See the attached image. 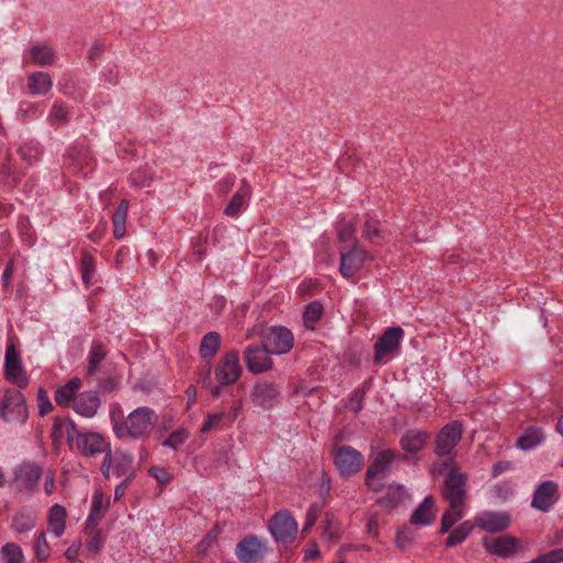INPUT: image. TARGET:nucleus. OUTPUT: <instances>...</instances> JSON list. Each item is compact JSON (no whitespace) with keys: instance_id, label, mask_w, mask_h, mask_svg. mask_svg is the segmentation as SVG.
I'll return each instance as SVG.
<instances>
[{"instance_id":"1","label":"nucleus","mask_w":563,"mask_h":563,"mask_svg":"<svg viewBox=\"0 0 563 563\" xmlns=\"http://www.w3.org/2000/svg\"><path fill=\"white\" fill-rule=\"evenodd\" d=\"M113 421V432L119 439L140 440L147 438L158 422V415L150 407H139L131 411L124 420Z\"/></svg>"},{"instance_id":"2","label":"nucleus","mask_w":563,"mask_h":563,"mask_svg":"<svg viewBox=\"0 0 563 563\" xmlns=\"http://www.w3.org/2000/svg\"><path fill=\"white\" fill-rule=\"evenodd\" d=\"M444 471H448V476L442 488L443 497L449 504L466 505V474L457 472V465L453 457L442 464L434 463L431 467L433 475L442 474Z\"/></svg>"},{"instance_id":"3","label":"nucleus","mask_w":563,"mask_h":563,"mask_svg":"<svg viewBox=\"0 0 563 563\" xmlns=\"http://www.w3.org/2000/svg\"><path fill=\"white\" fill-rule=\"evenodd\" d=\"M67 440L75 445L77 451L85 456H95L100 453H107L110 443L103 437L95 432H78L73 421L66 426Z\"/></svg>"},{"instance_id":"4","label":"nucleus","mask_w":563,"mask_h":563,"mask_svg":"<svg viewBox=\"0 0 563 563\" xmlns=\"http://www.w3.org/2000/svg\"><path fill=\"white\" fill-rule=\"evenodd\" d=\"M100 471L107 479L111 477L134 478L133 455L120 449L111 451L110 448L104 455Z\"/></svg>"},{"instance_id":"5","label":"nucleus","mask_w":563,"mask_h":563,"mask_svg":"<svg viewBox=\"0 0 563 563\" xmlns=\"http://www.w3.org/2000/svg\"><path fill=\"white\" fill-rule=\"evenodd\" d=\"M261 342L272 354H287L292 347L295 338L291 331L283 325H274L258 331Z\"/></svg>"},{"instance_id":"6","label":"nucleus","mask_w":563,"mask_h":563,"mask_svg":"<svg viewBox=\"0 0 563 563\" xmlns=\"http://www.w3.org/2000/svg\"><path fill=\"white\" fill-rule=\"evenodd\" d=\"M463 435V427L460 421H451L440 429L434 441V453L438 456H446V460L454 457L455 446Z\"/></svg>"},{"instance_id":"7","label":"nucleus","mask_w":563,"mask_h":563,"mask_svg":"<svg viewBox=\"0 0 563 563\" xmlns=\"http://www.w3.org/2000/svg\"><path fill=\"white\" fill-rule=\"evenodd\" d=\"M397 456L398 453L393 450H383L377 453L365 474V482L371 490L379 492L383 488L388 466Z\"/></svg>"},{"instance_id":"8","label":"nucleus","mask_w":563,"mask_h":563,"mask_svg":"<svg viewBox=\"0 0 563 563\" xmlns=\"http://www.w3.org/2000/svg\"><path fill=\"white\" fill-rule=\"evenodd\" d=\"M0 415L8 422L23 424L27 419L24 396L16 390H5L0 405Z\"/></svg>"},{"instance_id":"9","label":"nucleus","mask_w":563,"mask_h":563,"mask_svg":"<svg viewBox=\"0 0 563 563\" xmlns=\"http://www.w3.org/2000/svg\"><path fill=\"white\" fill-rule=\"evenodd\" d=\"M333 462L341 476H351L362 468L364 457L356 449L342 445L333 450Z\"/></svg>"},{"instance_id":"10","label":"nucleus","mask_w":563,"mask_h":563,"mask_svg":"<svg viewBox=\"0 0 563 563\" xmlns=\"http://www.w3.org/2000/svg\"><path fill=\"white\" fill-rule=\"evenodd\" d=\"M271 354V351L262 342L247 345L243 352V361L247 371L252 374L269 371L273 367Z\"/></svg>"},{"instance_id":"11","label":"nucleus","mask_w":563,"mask_h":563,"mask_svg":"<svg viewBox=\"0 0 563 563\" xmlns=\"http://www.w3.org/2000/svg\"><path fill=\"white\" fill-rule=\"evenodd\" d=\"M4 378L19 388H25L30 383V378L22 366L19 352L13 344L8 345L5 350Z\"/></svg>"},{"instance_id":"12","label":"nucleus","mask_w":563,"mask_h":563,"mask_svg":"<svg viewBox=\"0 0 563 563\" xmlns=\"http://www.w3.org/2000/svg\"><path fill=\"white\" fill-rule=\"evenodd\" d=\"M268 550L265 540L249 536L236 544L235 555L243 563H256L267 555Z\"/></svg>"},{"instance_id":"13","label":"nucleus","mask_w":563,"mask_h":563,"mask_svg":"<svg viewBox=\"0 0 563 563\" xmlns=\"http://www.w3.org/2000/svg\"><path fill=\"white\" fill-rule=\"evenodd\" d=\"M241 373L242 367L238 351L225 353L214 371L217 380L223 386L234 384L240 378Z\"/></svg>"},{"instance_id":"14","label":"nucleus","mask_w":563,"mask_h":563,"mask_svg":"<svg viewBox=\"0 0 563 563\" xmlns=\"http://www.w3.org/2000/svg\"><path fill=\"white\" fill-rule=\"evenodd\" d=\"M250 397L255 406L261 407L262 409H271L279 402L280 389L273 382L258 379L255 383Z\"/></svg>"},{"instance_id":"15","label":"nucleus","mask_w":563,"mask_h":563,"mask_svg":"<svg viewBox=\"0 0 563 563\" xmlns=\"http://www.w3.org/2000/svg\"><path fill=\"white\" fill-rule=\"evenodd\" d=\"M269 530L277 542H289L295 539L298 526L289 512L280 511L271 519Z\"/></svg>"},{"instance_id":"16","label":"nucleus","mask_w":563,"mask_h":563,"mask_svg":"<svg viewBox=\"0 0 563 563\" xmlns=\"http://www.w3.org/2000/svg\"><path fill=\"white\" fill-rule=\"evenodd\" d=\"M371 260L369 254L358 244H354L349 251H341V275L350 279L352 278L364 265L365 261Z\"/></svg>"},{"instance_id":"17","label":"nucleus","mask_w":563,"mask_h":563,"mask_svg":"<svg viewBox=\"0 0 563 563\" xmlns=\"http://www.w3.org/2000/svg\"><path fill=\"white\" fill-rule=\"evenodd\" d=\"M404 338V330L400 327L387 329L375 343V363H379L390 352L398 349Z\"/></svg>"},{"instance_id":"18","label":"nucleus","mask_w":563,"mask_h":563,"mask_svg":"<svg viewBox=\"0 0 563 563\" xmlns=\"http://www.w3.org/2000/svg\"><path fill=\"white\" fill-rule=\"evenodd\" d=\"M558 500V484L553 481L541 483L536 489L531 506L543 512H548Z\"/></svg>"},{"instance_id":"19","label":"nucleus","mask_w":563,"mask_h":563,"mask_svg":"<svg viewBox=\"0 0 563 563\" xmlns=\"http://www.w3.org/2000/svg\"><path fill=\"white\" fill-rule=\"evenodd\" d=\"M510 518L505 512L485 511L474 518V526L487 532H499L508 528Z\"/></svg>"},{"instance_id":"20","label":"nucleus","mask_w":563,"mask_h":563,"mask_svg":"<svg viewBox=\"0 0 563 563\" xmlns=\"http://www.w3.org/2000/svg\"><path fill=\"white\" fill-rule=\"evenodd\" d=\"M483 543L489 553L500 558L511 556L519 545V541L511 536L484 538Z\"/></svg>"},{"instance_id":"21","label":"nucleus","mask_w":563,"mask_h":563,"mask_svg":"<svg viewBox=\"0 0 563 563\" xmlns=\"http://www.w3.org/2000/svg\"><path fill=\"white\" fill-rule=\"evenodd\" d=\"M41 476V468L32 463H23L15 468L14 485L19 490L33 489Z\"/></svg>"},{"instance_id":"22","label":"nucleus","mask_w":563,"mask_h":563,"mask_svg":"<svg viewBox=\"0 0 563 563\" xmlns=\"http://www.w3.org/2000/svg\"><path fill=\"white\" fill-rule=\"evenodd\" d=\"M430 433L420 429H409L400 438V448L408 454H416L421 451L428 441Z\"/></svg>"},{"instance_id":"23","label":"nucleus","mask_w":563,"mask_h":563,"mask_svg":"<svg viewBox=\"0 0 563 563\" xmlns=\"http://www.w3.org/2000/svg\"><path fill=\"white\" fill-rule=\"evenodd\" d=\"M437 516L434 499L426 497L411 515L410 523L413 526H429Z\"/></svg>"},{"instance_id":"24","label":"nucleus","mask_w":563,"mask_h":563,"mask_svg":"<svg viewBox=\"0 0 563 563\" xmlns=\"http://www.w3.org/2000/svg\"><path fill=\"white\" fill-rule=\"evenodd\" d=\"M99 405V398L95 393L85 391L76 397L73 408L78 415L91 418L97 413Z\"/></svg>"},{"instance_id":"25","label":"nucleus","mask_w":563,"mask_h":563,"mask_svg":"<svg viewBox=\"0 0 563 563\" xmlns=\"http://www.w3.org/2000/svg\"><path fill=\"white\" fill-rule=\"evenodd\" d=\"M251 197V188L245 179L242 180L240 189L233 195L229 205L224 208V214L236 217L241 213Z\"/></svg>"},{"instance_id":"26","label":"nucleus","mask_w":563,"mask_h":563,"mask_svg":"<svg viewBox=\"0 0 563 563\" xmlns=\"http://www.w3.org/2000/svg\"><path fill=\"white\" fill-rule=\"evenodd\" d=\"M66 517L67 512L66 509L56 504L51 507L48 511V530L52 532L56 538H59L64 534L66 529Z\"/></svg>"},{"instance_id":"27","label":"nucleus","mask_w":563,"mask_h":563,"mask_svg":"<svg viewBox=\"0 0 563 563\" xmlns=\"http://www.w3.org/2000/svg\"><path fill=\"white\" fill-rule=\"evenodd\" d=\"M81 387V380L79 378H73L64 386L59 387L54 396L56 404L60 407H69L76 399V393Z\"/></svg>"},{"instance_id":"28","label":"nucleus","mask_w":563,"mask_h":563,"mask_svg":"<svg viewBox=\"0 0 563 563\" xmlns=\"http://www.w3.org/2000/svg\"><path fill=\"white\" fill-rule=\"evenodd\" d=\"M53 86L51 76L44 71H36L30 75L27 88L32 95H45Z\"/></svg>"},{"instance_id":"29","label":"nucleus","mask_w":563,"mask_h":563,"mask_svg":"<svg viewBox=\"0 0 563 563\" xmlns=\"http://www.w3.org/2000/svg\"><path fill=\"white\" fill-rule=\"evenodd\" d=\"M543 440L544 433L540 428L529 427L525 430L523 434L517 440V448L523 451H528L541 444Z\"/></svg>"},{"instance_id":"30","label":"nucleus","mask_w":563,"mask_h":563,"mask_svg":"<svg viewBox=\"0 0 563 563\" xmlns=\"http://www.w3.org/2000/svg\"><path fill=\"white\" fill-rule=\"evenodd\" d=\"M30 56L35 65L49 66L55 62V52L45 44L34 45L30 49Z\"/></svg>"},{"instance_id":"31","label":"nucleus","mask_w":563,"mask_h":563,"mask_svg":"<svg viewBox=\"0 0 563 563\" xmlns=\"http://www.w3.org/2000/svg\"><path fill=\"white\" fill-rule=\"evenodd\" d=\"M36 515L33 511L22 510L12 519V528L16 533L31 531L36 526Z\"/></svg>"},{"instance_id":"32","label":"nucleus","mask_w":563,"mask_h":563,"mask_svg":"<svg viewBox=\"0 0 563 563\" xmlns=\"http://www.w3.org/2000/svg\"><path fill=\"white\" fill-rule=\"evenodd\" d=\"M221 344V336L218 332L207 333L200 343L199 352L203 358H212L219 351Z\"/></svg>"},{"instance_id":"33","label":"nucleus","mask_w":563,"mask_h":563,"mask_svg":"<svg viewBox=\"0 0 563 563\" xmlns=\"http://www.w3.org/2000/svg\"><path fill=\"white\" fill-rule=\"evenodd\" d=\"M466 505L449 504L441 518V532H448L465 514Z\"/></svg>"},{"instance_id":"34","label":"nucleus","mask_w":563,"mask_h":563,"mask_svg":"<svg viewBox=\"0 0 563 563\" xmlns=\"http://www.w3.org/2000/svg\"><path fill=\"white\" fill-rule=\"evenodd\" d=\"M0 563H25L21 547L14 542L3 544L0 548Z\"/></svg>"},{"instance_id":"35","label":"nucleus","mask_w":563,"mask_h":563,"mask_svg":"<svg viewBox=\"0 0 563 563\" xmlns=\"http://www.w3.org/2000/svg\"><path fill=\"white\" fill-rule=\"evenodd\" d=\"M406 497L407 492L402 485H390L380 503L386 507L394 508L398 504H401Z\"/></svg>"},{"instance_id":"36","label":"nucleus","mask_w":563,"mask_h":563,"mask_svg":"<svg viewBox=\"0 0 563 563\" xmlns=\"http://www.w3.org/2000/svg\"><path fill=\"white\" fill-rule=\"evenodd\" d=\"M107 354L106 346L100 342H92L89 351L88 373L95 374Z\"/></svg>"},{"instance_id":"37","label":"nucleus","mask_w":563,"mask_h":563,"mask_svg":"<svg viewBox=\"0 0 563 563\" xmlns=\"http://www.w3.org/2000/svg\"><path fill=\"white\" fill-rule=\"evenodd\" d=\"M362 234L372 243H378L384 238L379 222L369 216H366Z\"/></svg>"},{"instance_id":"38","label":"nucleus","mask_w":563,"mask_h":563,"mask_svg":"<svg viewBox=\"0 0 563 563\" xmlns=\"http://www.w3.org/2000/svg\"><path fill=\"white\" fill-rule=\"evenodd\" d=\"M106 542V537L101 530L92 529L88 533V538L86 540V550L90 556H96L101 551L103 544Z\"/></svg>"},{"instance_id":"39","label":"nucleus","mask_w":563,"mask_h":563,"mask_svg":"<svg viewBox=\"0 0 563 563\" xmlns=\"http://www.w3.org/2000/svg\"><path fill=\"white\" fill-rule=\"evenodd\" d=\"M474 525L471 521H464L457 528L451 531L445 540L446 547H454L463 542L472 532Z\"/></svg>"},{"instance_id":"40","label":"nucleus","mask_w":563,"mask_h":563,"mask_svg":"<svg viewBox=\"0 0 563 563\" xmlns=\"http://www.w3.org/2000/svg\"><path fill=\"white\" fill-rule=\"evenodd\" d=\"M109 500L104 499L101 492H96L92 496L91 510L88 517V522L99 520L108 508Z\"/></svg>"},{"instance_id":"41","label":"nucleus","mask_w":563,"mask_h":563,"mask_svg":"<svg viewBox=\"0 0 563 563\" xmlns=\"http://www.w3.org/2000/svg\"><path fill=\"white\" fill-rule=\"evenodd\" d=\"M34 555L40 562H45L51 555V548L48 545L45 532H40L34 536Z\"/></svg>"},{"instance_id":"42","label":"nucleus","mask_w":563,"mask_h":563,"mask_svg":"<svg viewBox=\"0 0 563 563\" xmlns=\"http://www.w3.org/2000/svg\"><path fill=\"white\" fill-rule=\"evenodd\" d=\"M323 313V307L320 302L313 301L309 303L303 312V323L307 328L313 329L314 324L320 320Z\"/></svg>"},{"instance_id":"43","label":"nucleus","mask_w":563,"mask_h":563,"mask_svg":"<svg viewBox=\"0 0 563 563\" xmlns=\"http://www.w3.org/2000/svg\"><path fill=\"white\" fill-rule=\"evenodd\" d=\"M322 534L330 542H335L341 538V528L334 516L329 514L325 516Z\"/></svg>"},{"instance_id":"44","label":"nucleus","mask_w":563,"mask_h":563,"mask_svg":"<svg viewBox=\"0 0 563 563\" xmlns=\"http://www.w3.org/2000/svg\"><path fill=\"white\" fill-rule=\"evenodd\" d=\"M81 279L86 286H90L96 272V262L93 257L85 253L80 262Z\"/></svg>"},{"instance_id":"45","label":"nucleus","mask_w":563,"mask_h":563,"mask_svg":"<svg viewBox=\"0 0 563 563\" xmlns=\"http://www.w3.org/2000/svg\"><path fill=\"white\" fill-rule=\"evenodd\" d=\"M416 539V532L410 527H404L398 530L396 536V545L401 550L406 551L411 547Z\"/></svg>"},{"instance_id":"46","label":"nucleus","mask_w":563,"mask_h":563,"mask_svg":"<svg viewBox=\"0 0 563 563\" xmlns=\"http://www.w3.org/2000/svg\"><path fill=\"white\" fill-rule=\"evenodd\" d=\"M355 228L351 222L341 221L338 224V238L341 242H351L353 245L357 244L354 239Z\"/></svg>"},{"instance_id":"47","label":"nucleus","mask_w":563,"mask_h":563,"mask_svg":"<svg viewBox=\"0 0 563 563\" xmlns=\"http://www.w3.org/2000/svg\"><path fill=\"white\" fill-rule=\"evenodd\" d=\"M188 435L187 430L178 429L168 435L163 445L177 450L188 439Z\"/></svg>"},{"instance_id":"48","label":"nucleus","mask_w":563,"mask_h":563,"mask_svg":"<svg viewBox=\"0 0 563 563\" xmlns=\"http://www.w3.org/2000/svg\"><path fill=\"white\" fill-rule=\"evenodd\" d=\"M563 562V549H553L532 559L530 563H561Z\"/></svg>"},{"instance_id":"49","label":"nucleus","mask_w":563,"mask_h":563,"mask_svg":"<svg viewBox=\"0 0 563 563\" xmlns=\"http://www.w3.org/2000/svg\"><path fill=\"white\" fill-rule=\"evenodd\" d=\"M49 121L53 123H62L68 119L67 107L63 102H55L48 114Z\"/></svg>"},{"instance_id":"50","label":"nucleus","mask_w":563,"mask_h":563,"mask_svg":"<svg viewBox=\"0 0 563 563\" xmlns=\"http://www.w3.org/2000/svg\"><path fill=\"white\" fill-rule=\"evenodd\" d=\"M38 412L41 416H45L53 410V405L48 398L47 393L40 388L37 393Z\"/></svg>"},{"instance_id":"51","label":"nucleus","mask_w":563,"mask_h":563,"mask_svg":"<svg viewBox=\"0 0 563 563\" xmlns=\"http://www.w3.org/2000/svg\"><path fill=\"white\" fill-rule=\"evenodd\" d=\"M223 417V412L208 415L207 420L201 427V432H209L211 430L219 429L220 422L222 421Z\"/></svg>"},{"instance_id":"52","label":"nucleus","mask_w":563,"mask_h":563,"mask_svg":"<svg viewBox=\"0 0 563 563\" xmlns=\"http://www.w3.org/2000/svg\"><path fill=\"white\" fill-rule=\"evenodd\" d=\"M148 473L155 477L161 485H166L172 479V475L164 467L153 466L150 468Z\"/></svg>"},{"instance_id":"53","label":"nucleus","mask_w":563,"mask_h":563,"mask_svg":"<svg viewBox=\"0 0 563 563\" xmlns=\"http://www.w3.org/2000/svg\"><path fill=\"white\" fill-rule=\"evenodd\" d=\"M129 210V201L123 199L121 200L118 209L113 213L112 222L113 223H125Z\"/></svg>"},{"instance_id":"54","label":"nucleus","mask_w":563,"mask_h":563,"mask_svg":"<svg viewBox=\"0 0 563 563\" xmlns=\"http://www.w3.org/2000/svg\"><path fill=\"white\" fill-rule=\"evenodd\" d=\"M319 514H320V507L317 506V505H312L308 509L307 516H306V522H305L303 529H302L303 532H307V531H309L312 528V526L314 525Z\"/></svg>"},{"instance_id":"55","label":"nucleus","mask_w":563,"mask_h":563,"mask_svg":"<svg viewBox=\"0 0 563 563\" xmlns=\"http://www.w3.org/2000/svg\"><path fill=\"white\" fill-rule=\"evenodd\" d=\"M218 532L217 531H210L205 536V538L199 542L198 544V553L205 554L208 550V548L217 541Z\"/></svg>"},{"instance_id":"56","label":"nucleus","mask_w":563,"mask_h":563,"mask_svg":"<svg viewBox=\"0 0 563 563\" xmlns=\"http://www.w3.org/2000/svg\"><path fill=\"white\" fill-rule=\"evenodd\" d=\"M130 180L132 185L135 187L147 186L150 184V179L142 172L132 173L130 176Z\"/></svg>"},{"instance_id":"57","label":"nucleus","mask_w":563,"mask_h":563,"mask_svg":"<svg viewBox=\"0 0 563 563\" xmlns=\"http://www.w3.org/2000/svg\"><path fill=\"white\" fill-rule=\"evenodd\" d=\"M133 479L134 478H129V477L123 478L122 482L119 485H117V487L114 489V496H113L115 501L120 500L123 497L128 486L132 483Z\"/></svg>"},{"instance_id":"58","label":"nucleus","mask_w":563,"mask_h":563,"mask_svg":"<svg viewBox=\"0 0 563 563\" xmlns=\"http://www.w3.org/2000/svg\"><path fill=\"white\" fill-rule=\"evenodd\" d=\"M235 177L234 176H225L218 184V188L222 194L229 192L234 186Z\"/></svg>"},{"instance_id":"59","label":"nucleus","mask_w":563,"mask_h":563,"mask_svg":"<svg viewBox=\"0 0 563 563\" xmlns=\"http://www.w3.org/2000/svg\"><path fill=\"white\" fill-rule=\"evenodd\" d=\"M80 549V541H76L71 545H69L68 549L65 551V556L71 562L75 561L77 560V555L79 554Z\"/></svg>"},{"instance_id":"60","label":"nucleus","mask_w":563,"mask_h":563,"mask_svg":"<svg viewBox=\"0 0 563 563\" xmlns=\"http://www.w3.org/2000/svg\"><path fill=\"white\" fill-rule=\"evenodd\" d=\"M104 49V44L101 42H95L89 49V58L95 59L98 57Z\"/></svg>"},{"instance_id":"61","label":"nucleus","mask_w":563,"mask_h":563,"mask_svg":"<svg viewBox=\"0 0 563 563\" xmlns=\"http://www.w3.org/2000/svg\"><path fill=\"white\" fill-rule=\"evenodd\" d=\"M54 488H55V481H54V475L52 473H48L45 477V482H44V489H45V493L47 495H51L53 494L54 492Z\"/></svg>"},{"instance_id":"62","label":"nucleus","mask_w":563,"mask_h":563,"mask_svg":"<svg viewBox=\"0 0 563 563\" xmlns=\"http://www.w3.org/2000/svg\"><path fill=\"white\" fill-rule=\"evenodd\" d=\"M377 525H378V521H377V517L376 516H372L369 519H368V522H367V532L374 537L377 536Z\"/></svg>"},{"instance_id":"63","label":"nucleus","mask_w":563,"mask_h":563,"mask_svg":"<svg viewBox=\"0 0 563 563\" xmlns=\"http://www.w3.org/2000/svg\"><path fill=\"white\" fill-rule=\"evenodd\" d=\"M125 234V223H113V235L115 239H122Z\"/></svg>"},{"instance_id":"64","label":"nucleus","mask_w":563,"mask_h":563,"mask_svg":"<svg viewBox=\"0 0 563 563\" xmlns=\"http://www.w3.org/2000/svg\"><path fill=\"white\" fill-rule=\"evenodd\" d=\"M319 554H320V552H319L317 545L316 544H311L306 550L305 559L306 560H312V559H316Z\"/></svg>"}]
</instances>
